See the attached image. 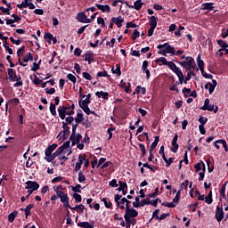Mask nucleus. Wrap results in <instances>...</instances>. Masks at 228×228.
<instances>
[{
  "label": "nucleus",
  "mask_w": 228,
  "mask_h": 228,
  "mask_svg": "<svg viewBox=\"0 0 228 228\" xmlns=\"http://www.w3.org/2000/svg\"><path fill=\"white\" fill-rule=\"evenodd\" d=\"M69 107H66V106H60L57 110L58 113H59V117L60 118H61V120H65V115L67 113V110H69Z\"/></svg>",
  "instance_id": "13"
},
{
  "label": "nucleus",
  "mask_w": 228,
  "mask_h": 228,
  "mask_svg": "<svg viewBox=\"0 0 228 228\" xmlns=\"http://www.w3.org/2000/svg\"><path fill=\"white\" fill-rule=\"evenodd\" d=\"M8 76H9V81L14 82L16 81L15 77H17V73H15V70L13 69L9 68L7 69Z\"/></svg>",
  "instance_id": "17"
},
{
  "label": "nucleus",
  "mask_w": 228,
  "mask_h": 228,
  "mask_svg": "<svg viewBox=\"0 0 228 228\" xmlns=\"http://www.w3.org/2000/svg\"><path fill=\"white\" fill-rule=\"evenodd\" d=\"M77 225L82 228H94V224H90L88 222H79Z\"/></svg>",
  "instance_id": "24"
},
{
  "label": "nucleus",
  "mask_w": 228,
  "mask_h": 228,
  "mask_svg": "<svg viewBox=\"0 0 228 228\" xmlns=\"http://www.w3.org/2000/svg\"><path fill=\"white\" fill-rule=\"evenodd\" d=\"M74 122V118L72 116H69L65 118V121L62 122V125L66 124V126H69V124H72Z\"/></svg>",
  "instance_id": "38"
},
{
  "label": "nucleus",
  "mask_w": 228,
  "mask_h": 228,
  "mask_svg": "<svg viewBox=\"0 0 228 228\" xmlns=\"http://www.w3.org/2000/svg\"><path fill=\"white\" fill-rule=\"evenodd\" d=\"M138 211L134 208H127L124 216L125 220L129 221V218H136Z\"/></svg>",
  "instance_id": "5"
},
{
  "label": "nucleus",
  "mask_w": 228,
  "mask_h": 228,
  "mask_svg": "<svg viewBox=\"0 0 228 228\" xmlns=\"http://www.w3.org/2000/svg\"><path fill=\"white\" fill-rule=\"evenodd\" d=\"M83 77L85 79H87V81H92V75H90V73H88V72H84Z\"/></svg>",
  "instance_id": "61"
},
{
  "label": "nucleus",
  "mask_w": 228,
  "mask_h": 228,
  "mask_svg": "<svg viewBox=\"0 0 228 228\" xmlns=\"http://www.w3.org/2000/svg\"><path fill=\"white\" fill-rule=\"evenodd\" d=\"M203 10H213V3L203 4Z\"/></svg>",
  "instance_id": "45"
},
{
  "label": "nucleus",
  "mask_w": 228,
  "mask_h": 228,
  "mask_svg": "<svg viewBox=\"0 0 228 228\" xmlns=\"http://www.w3.org/2000/svg\"><path fill=\"white\" fill-rule=\"evenodd\" d=\"M17 215H19V212L16 210H14L11 214H9V216H8L9 222H11V223L15 222V217L17 216Z\"/></svg>",
  "instance_id": "27"
},
{
  "label": "nucleus",
  "mask_w": 228,
  "mask_h": 228,
  "mask_svg": "<svg viewBox=\"0 0 228 228\" xmlns=\"http://www.w3.org/2000/svg\"><path fill=\"white\" fill-rule=\"evenodd\" d=\"M90 102L91 101L86 98L85 100L78 102V104L83 111H85L86 113H90V108L88 107V104H90Z\"/></svg>",
  "instance_id": "7"
},
{
  "label": "nucleus",
  "mask_w": 228,
  "mask_h": 228,
  "mask_svg": "<svg viewBox=\"0 0 228 228\" xmlns=\"http://www.w3.org/2000/svg\"><path fill=\"white\" fill-rule=\"evenodd\" d=\"M114 200L119 209L127 210V208H131V201L126 198H122V195L116 194L114 197Z\"/></svg>",
  "instance_id": "1"
},
{
  "label": "nucleus",
  "mask_w": 228,
  "mask_h": 228,
  "mask_svg": "<svg viewBox=\"0 0 228 228\" xmlns=\"http://www.w3.org/2000/svg\"><path fill=\"white\" fill-rule=\"evenodd\" d=\"M95 95L99 98V99H101V97H102V99H106V100H108V97H109V94L108 93H104V92H102V91H100V92H96L95 93Z\"/></svg>",
  "instance_id": "28"
},
{
  "label": "nucleus",
  "mask_w": 228,
  "mask_h": 228,
  "mask_svg": "<svg viewBox=\"0 0 228 228\" xmlns=\"http://www.w3.org/2000/svg\"><path fill=\"white\" fill-rule=\"evenodd\" d=\"M217 44H218V45H220V47H222L221 51H225V49H227V47H228V44L225 43V41H224L222 39L217 40Z\"/></svg>",
  "instance_id": "29"
},
{
  "label": "nucleus",
  "mask_w": 228,
  "mask_h": 228,
  "mask_svg": "<svg viewBox=\"0 0 228 228\" xmlns=\"http://www.w3.org/2000/svg\"><path fill=\"white\" fill-rule=\"evenodd\" d=\"M63 148H61V147H59L58 149H57V151L53 153V155L55 156V158H58V156H60V154H61L62 152H63Z\"/></svg>",
  "instance_id": "59"
},
{
  "label": "nucleus",
  "mask_w": 228,
  "mask_h": 228,
  "mask_svg": "<svg viewBox=\"0 0 228 228\" xmlns=\"http://www.w3.org/2000/svg\"><path fill=\"white\" fill-rule=\"evenodd\" d=\"M97 77H108V71H100L97 73Z\"/></svg>",
  "instance_id": "52"
},
{
  "label": "nucleus",
  "mask_w": 228,
  "mask_h": 228,
  "mask_svg": "<svg viewBox=\"0 0 228 228\" xmlns=\"http://www.w3.org/2000/svg\"><path fill=\"white\" fill-rule=\"evenodd\" d=\"M81 138H83L81 134H71L69 137V142H71L72 147H74V145H79V142H81Z\"/></svg>",
  "instance_id": "8"
},
{
  "label": "nucleus",
  "mask_w": 228,
  "mask_h": 228,
  "mask_svg": "<svg viewBox=\"0 0 228 228\" xmlns=\"http://www.w3.org/2000/svg\"><path fill=\"white\" fill-rule=\"evenodd\" d=\"M162 206H165V208H175V204H174V202H164L162 203Z\"/></svg>",
  "instance_id": "60"
},
{
  "label": "nucleus",
  "mask_w": 228,
  "mask_h": 228,
  "mask_svg": "<svg viewBox=\"0 0 228 228\" xmlns=\"http://www.w3.org/2000/svg\"><path fill=\"white\" fill-rule=\"evenodd\" d=\"M62 128L63 130L60 132L57 138H60V140L63 142L64 140H67V138H69V135L70 134V127H69V125H66L64 123V125H62Z\"/></svg>",
  "instance_id": "4"
},
{
  "label": "nucleus",
  "mask_w": 228,
  "mask_h": 228,
  "mask_svg": "<svg viewBox=\"0 0 228 228\" xmlns=\"http://www.w3.org/2000/svg\"><path fill=\"white\" fill-rule=\"evenodd\" d=\"M200 126H204L205 124L208 123V118L200 116L199 118Z\"/></svg>",
  "instance_id": "49"
},
{
  "label": "nucleus",
  "mask_w": 228,
  "mask_h": 228,
  "mask_svg": "<svg viewBox=\"0 0 228 228\" xmlns=\"http://www.w3.org/2000/svg\"><path fill=\"white\" fill-rule=\"evenodd\" d=\"M17 8H20V10H22V8H28V2L23 1L21 4H18Z\"/></svg>",
  "instance_id": "56"
},
{
  "label": "nucleus",
  "mask_w": 228,
  "mask_h": 228,
  "mask_svg": "<svg viewBox=\"0 0 228 228\" xmlns=\"http://www.w3.org/2000/svg\"><path fill=\"white\" fill-rule=\"evenodd\" d=\"M142 6H143V3H142V0H136L134 3V5L130 6V8H134V10H136L137 12H140Z\"/></svg>",
  "instance_id": "21"
},
{
  "label": "nucleus",
  "mask_w": 228,
  "mask_h": 228,
  "mask_svg": "<svg viewBox=\"0 0 228 228\" xmlns=\"http://www.w3.org/2000/svg\"><path fill=\"white\" fill-rule=\"evenodd\" d=\"M53 34L51 33H45L44 36V38L46 42H48V44H51L52 40H53Z\"/></svg>",
  "instance_id": "37"
},
{
  "label": "nucleus",
  "mask_w": 228,
  "mask_h": 228,
  "mask_svg": "<svg viewBox=\"0 0 228 228\" xmlns=\"http://www.w3.org/2000/svg\"><path fill=\"white\" fill-rule=\"evenodd\" d=\"M111 21L118 26V28H122V23L124 22V17L118 16L117 18L112 17Z\"/></svg>",
  "instance_id": "16"
},
{
  "label": "nucleus",
  "mask_w": 228,
  "mask_h": 228,
  "mask_svg": "<svg viewBox=\"0 0 228 228\" xmlns=\"http://www.w3.org/2000/svg\"><path fill=\"white\" fill-rule=\"evenodd\" d=\"M208 92L211 94H213V92H215V88H216V85H218V83L216 82V79H213L212 83L208 82Z\"/></svg>",
  "instance_id": "18"
},
{
  "label": "nucleus",
  "mask_w": 228,
  "mask_h": 228,
  "mask_svg": "<svg viewBox=\"0 0 228 228\" xmlns=\"http://www.w3.org/2000/svg\"><path fill=\"white\" fill-rule=\"evenodd\" d=\"M167 216H170L169 213L162 214L160 215V216H157V220H165Z\"/></svg>",
  "instance_id": "58"
},
{
  "label": "nucleus",
  "mask_w": 228,
  "mask_h": 228,
  "mask_svg": "<svg viewBox=\"0 0 228 228\" xmlns=\"http://www.w3.org/2000/svg\"><path fill=\"white\" fill-rule=\"evenodd\" d=\"M72 191L75 193H81V184H77L76 186L72 187Z\"/></svg>",
  "instance_id": "50"
},
{
  "label": "nucleus",
  "mask_w": 228,
  "mask_h": 228,
  "mask_svg": "<svg viewBox=\"0 0 228 228\" xmlns=\"http://www.w3.org/2000/svg\"><path fill=\"white\" fill-rule=\"evenodd\" d=\"M86 155L85 154H80L78 156V161L76 162L75 168H74L75 172H79V170H81V165H83L84 161H86Z\"/></svg>",
  "instance_id": "9"
},
{
  "label": "nucleus",
  "mask_w": 228,
  "mask_h": 228,
  "mask_svg": "<svg viewBox=\"0 0 228 228\" xmlns=\"http://www.w3.org/2000/svg\"><path fill=\"white\" fill-rule=\"evenodd\" d=\"M139 37H140V31H138V29L135 28L132 35V39L136 40Z\"/></svg>",
  "instance_id": "51"
},
{
  "label": "nucleus",
  "mask_w": 228,
  "mask_h": 228,
  "mask_svg": "<svg viewBox=\"0 0 228 228\" xmlns=\"http://www.w3.org/2000/svg\"><path fill=\"white\" fill-rule=\"evenodd\" d=\"M139 149L142 152V156H145V154H146L145 145L143 143H139Z\"/></svg>",
  "instance_id": "57"
},
{
  "label": "nucleus",
  "mask_w": 228,
  "mask_h": 228,
  "mask_svg": "<svg viewBox=\"0 0 228 228\" xmlns=\"http://www.w3.org/2000/svg\"><path fill=\"white\" fill-rule=\"evenodd\" d=\"M26 184V190H33L34 191H37V190L40 188V184H38L37 182L28 181Z\"/></svg>",
  "instance_id": "10"
},
{
  "label": "nucleus",
  "mask_w": 228,
  "mask_h": 228,
  "mask_svg": "<svg viewBox=\"0 0 228 228\" xmlns=\"http://www.w3.org/2000/svg\"><path fill=\"white\" fill-rule=\"evenodd\" d=\"M149 204H151V200L149 198L142 200L140 203L133 202L134 208H143V206H149Z\"/></svg>",
  "instance_id": "14"
},
{
  "label": "nucleus",
  "mask_w": 228,
  "mask_h": 228,
  "mask_svg": "<svg viewBox=\"0 0 228 228\" xmlns=\"http://www.w3.org/2000/svg\"><path fill=\"white\" fill-rule=\"evenodd\" d=\"M50 112L53 117H56V105L53 102L50 104Z\"/></svg>",
  "instance_id": "39"
},
{
  "label": "nucleus",
  "mask_w": 228,
  "mask_h": 228,
  "mask_svg": "<svg viewBox=\"0 0 228 228\" xmlns=\"http://www.w3.org/2000/svg\"><path fill=\"white\" fill-rule=\"evenodd\" d=\"M177 140H179V135L175 134L172 141V147L170 148V151L172 152H177V150L179 149V144H177Z\"/></svg>",
  "instance_id": "11"
},
{
  "label": "nucleus",
  "mask_w": 228,
  "mask_h": 228,
  "mask_svg": "<svg viewBox=\"0 0 228 228\" xmlns=\"http://www.w3.org/2000/svg\"><path fill=\"white\" fill-rule=\"evenodd\" d=\"M85 61H88L89 65L94 61V53L92 52L86 53L85 55Z\"/></svg>",
  "instance_id": "22"
},
{
  "label": "nucleus",
  "mask_w": 228,
  "mask_h": 228,
  "mask_svg": "<svg viewBox=\"0 0 228 228\" xmlns=\"http://www.w3.org/2000/svg\"><path fill=\"white\" fill-rule=\"evenodd\" d=\"M193 74V72L190 70L187 71V76L185 77V80H184V84L187 85L188 84V81H190V79H191V75Z\"/></svg>",
  "instance_id": "48"
},
{
  "label": "nucleus",
  "mask_w": 228,
  "mask_h": 228,
  "mask_svg": "<svg viewBox=\"0 0 228 228\" xmlns=\"http://www.w3.org/2000/svg\"><path fill=\"white\" fill-rule=\"evenodd\" d=\"M86 142H90V137H88V134H86V136L82 140L81 143H78L77 145V149H79V151H83L85 149V143H86Z\"/></svg>",
  "instance_id": "19"
},
{
  "label": "nucleus",
  "mask_w": 228,
  "mask_h": 228,
  "mask_svg": "<svg viewBox=\"0 0 228 228\" xmlns=\"http://www.w3.org/2000/svg\"><path fill=\"white\" fill-rule=\"evenodd\" d=\"M85 120V118L83 117V113H77V117L75 118L76 124H81Z\"/></svg>",
  "instance_id": "31"
},
{
  "label": "nucleus",
  "mask_w": 228,
  "mask_h": 228,
  "mask_svg": "<svg viewBox=\"0 0 228 228\" xmlns=\"http://www.w3.org/2000/svg\"><path fill=\"white\" fill-rule=\"evenodd\" d=\"M85 181H86V177L85 176V175L83 174V171H80L78 173V182L79 183H85Z\"/></svg>",
  "instance_id": "42"
},
{
  "label": "nucleus",
  "mask_w": 228,
  "mask_h": 228,
  "mask_svg": "<svg viewBox=\"0 0 228 228\" xmlns=\"http://www.w3.org/2000/svg\"><path fill=\"white\" fill-rule=\"evenodd\" d=\"M58 147V144L54 143L52 145H49L45 151V156H49L50 154H53V151H55V149Z\"/></svg>",
  "instance_id": "20"
},
{
  "label": "nucleus",
  "mask_w": 228,
  "mask_h": 228,
  "mask_svg": "<svg viewBox=\"0 0 228 228\" xmlns=\"http://www.w3.org/2000/svg\"><path fill=\"white\" fill-rule=\"evenodd\" d=\"M173 72L177 76V77H181L182 76H184L181 69L178 67Z\"/></svg>",
  "instance_id": "46"
},
{
  "label": "nucleus",
  "mask_w": 228,
  "mask_h": 228,
  "mask_svg": "<svg viewBox=\"0 0 228 228\" xmlns=\"http://www.w3.org/2000/svg\"><path fill=\"white\" fill-rule=\"evenodd\" d=\"M77 20L78 22H82L83 24H90V22H92V20L88 19L85 12H78L77 15Z\"/></svg>",
  "instance_id": "6"
},
{
  "label": "nucleus",
  "mask_w": 228,
  "mask_h": 228,
  "mask_svg": "<svg viewBox=\"0 0 228 228\" xmlns=\"http://www.w3.org/2000/svg\"><path fill=\"white\" fill-rule=\"evenodd\" d=\"M149 25L151 28H156L158 26V18L156 16L150 17Z\"/></svg>",
  "instance_id": "25"
},
{
  "label": "nucleus",
  "mask_w": 228,
  "mask_h": 228,
  "mask_svg": "<svg viewBox=\"0 0 228 228\" xmlns=\"http://www.w3.org/2000/svg\"><path fill=\"white\" fill-rule=\"evenodd\" d=\"M97 22L98 24L102 25V28H104V26H106V22H104V19L102 17H99L97 19Z\"/></svg>",
  "instance_id": "63"
},
{
  "label": "nucleus",
  "mask_w": 228,
  "mask_h": 228,
  "mask_svg": "<svg viewBox=\"0 0 228 228\" xmlns=\"http://www.w3.org/2000/svg\"><path fill=\"white\" fill-rule=\"evenodd\" d=\"M216 219L217 222H222V220H224V209L220 207H216Z\"/></svg>",
  "instance_id": "15"
},
{
  "label": "nucleus",
  "mask_w": 228,
  "mask_h": 228,
  "mask_svg": "<svg viewBox=\"0 0 228 228\" xmlns=\"http://www.w3.org/2000/svg\"><path fill=\"white\" fill-rule=\"evenodd\" d=\"M155 61L157 63H159V61H161V63H163V65L168 64V61H167V58H165V57H160V58L157 59Z\"/></svg>",
  "instance_id": "47"
},
{
  "label": "nucleus",
  "mask_w": 228,
  "mask_h": 228,
  "mask_svg": "<svg viewBox=\"0 0 228 228\" xmlns=\"http://www.w3.org/2000/svg\"><path fill=\"white\" fill-rule=\"evenodd\" d=\"M95 6L102 13H110V12H111V7H110V5H108V4L102 5L100 4H95Z\"/></svg>",
  "instance_id": "12"
},
{
  "label": "nucleus",
  "mask_w": 228,
  "mask_h": 228,
  "mask_svg": "<svg viewBox=\"0 0 228 228\" xmlns=\"http://www.w3.org/2000/svg\"><path fill=\"white\" fill-rule=\"evenodd\" d=\"M73 198L75 199V202H77V204L82 200V198L78 193H74Z\"/></svg>",
  "instance_id": "53"
},
{
  "label": "nucleus",
  "mask_w": 228,
  "mask_h": 228,
  "mask_svg": "<svg viewBox=\"0 0 228 228\" xmlns=\"http://www.w3.org/2000/svg\"><path fill=\"white\" fill-rule=\"evenodd\" d=\"M46 157L45 158V160L48 161V163H51V161H53L56 156L54 155V153H51L50 155H45Z\"/></svg>",
  "instance_id": "44"
},
{
  "label": "nucleus",
  "mask_w": 228,
  "mask_h": 228,
  "mask_svg": "<svg viewBox=\"0 0 228 228\" xmlns=\"http://www.w3.org/2000/svg\"><path fill=\"white\" fill-rule=\"evenodd\" d=\"M119 187L118 188V191H124L127 188V183L126 182H118Z\"/></svg>",
  "instance_id": "36"
},
{
  "label": "nucleus",
  "mask_w": 228,
  "mask_h": 228,
  "mask_svg": "<svg viewBox=\"0 0 228 228\" xmlns=\"http://www.w3.org/2000/svg\"><path fill=\"white\" fill-rule=\"evenodd\" d=\"M69 201V196L67 194H64L63 196L61 197V202L65 203Z\"/></svg>",
  "instance_id": "64"
},
{
  "label": "nucleus",
  "mask_w": 228,
  "mask_h": 228,
  "mask_svg": "<svg viewBox=\"0 0 228 228\" xmlns=\"http://www.w3.org/2000/svg\"><path fill=\"white\" fill-rule=\"evenodd\" d=\"M165 53H167V54H175V49L172 46H170L169 45H166V51Z\"/></svg>",
  "instance_id": "30"
},
{
  "label": "nucleus",
  "mask_w": 228,
  "mask_h": 228,
  "mask_svg": "<svg viewBox=\"0 0 228 228\" xmlns=\"http://www.w3.org/2000/svg\"><path fill=\"white\" fill-rule=\"evenodd\" d=\"M24 63L28 61H33V54L31 53H27L23 58Z\"/></svg>",
  "instance_id": "33"
},
{
  "label": "nucleus",
  "mask_w": 228,
  "mask_h": 228,
  "mask_svg": "<svg viewBox=\"0 0 228 228\" xmlns=\"http://www.w3.org/2000/svg\"><path fill=\"white\" fill-rule=\"evenodd\" d=\"M70 209L72 211H77V213H83L85 211V205H83V204L77 205L74 208H70Z\"/></svg>",
  "instance_id": "26"
},
{
  "label": "nucleus",
  "mask_w": 228,
  "mask_h": 228,
  "mask_svg": "<svg viewBox=\"0 0 228 228\" xmlns=\"http://www.w3.org/2000/svg\"><path fill=\"white\" fill-rule=\"evenodd\" d=\"M176 63L181 65L183 69H185L186 72H188V70H190L191 69H195V60L193 59V57H186L185 61H176Z\"/></svg>",
  "instance_id": "2"
},
{
  "label": "nucleus",
  "mask_w": 228,
  "mask_h": 228,
  "mask_svg": "<svg viewBox=\"0 0 228 228\" xmlns=\"http://www.w3.org/2000/svg\"><path fill=\"white\" fill-rule=\"evenodd\" d=\"M158 143H159V136H155L154 142L151 143L149 152H152L158 147Z\"/></svg>",
  "instance_id": "23"
},
{
  "label": "nucleus",
  "mask_w": 228,
  "mask_h": 228,
  "mask_svg": "<svg viewBox=\"0 0 228 228\" xmlns=\"http://www.w3.org/2000/svg\"><path fill=\"white\" fill-rule=\"evenodd\" d=\"M167 67H168L170 69V70H172V72H174L175 70V69L177 68L175 63H174L173 61H168L167 64Z\"/></svg>",
  "instance_id": "41"
},
{
  "label": "nucleus",
  "mask_w": 228,
  "mask_h": 228,
  "mask_svg": "<svg viewBox=\"0 0 228 228\" xmlns=\"http://www.w3.org/2000/svg\"><path fill=\"white\" fill-rule=\"evenodd\" d=\"M112 74H116L117 76H120L122 71L120 70V64L116 65V69L112 68Z\"/></svg>",
  "instance_id": "32"
},
{
  "label": "nucleus",
  "mask_w": 228,
  "mask_h": 228,
  "mask_svg": "<svg viewBox=\"0 0 228 228\" xmlns=\"http://www.w3.org/2000/svg\"><path fill=\"white\" fill-rule=\"evenodd\" d=\"M198 67L200 70L204 73V61H199Z\"/></svg>",
  "instance_id": "62"
},
{
  "label": "nucleus",
  "mask_w": 228,
  "mask_h": 228,
  "mask_svg": "<svg viewBox=\"0 0 228 228\" xmlns=\"http://www.w3.org/2000/svg\"><path fill=\"white\" fill-rule=\"evenodd\" d=\"M219 143H221V145H223L225 152L228 151V148H227V142L225 140H218Z\"/></svg>",
  "instance_id": "54"
},
{
  "label": "nucleus",
  "mask_w": 228,
  "mask_h": 228,
  "mask_svg": "<svg viewBox=\"0 0 228 228\" xmlns=\"http://www.w3.org/2000/svg\"><path fill=\"white\" fill-rule=\"evenodd\" d=\"M188 184L189 182L188 180H185L182 184H181V191H183V190H188Z\"/></svg>",
  "instance_id": "55"
},
{
  "label": "nucleus",
  "mask_w": 228,
  "mask_h": 228,
  "mask_svg": "<svg viewBox=\"0 0 228 228\" xmlns=\"http://www.w3.org/2000/svg\"><path fill=\"white\" fill-rule=\"evenodd\" d=\"M210 101L207 98L204 102V105L200 108L203 111H214L215 113H218V106H215L209 104Z\"/></svg>",
  "instance_id": "3"
},
{
  "label": "nucleus",
  "mask_w": 228,
  "mask_h": 228,
  "mask_svg": "<svg viewBox=\"0 0 228 228\" xmlns=\"http://www.w3.org/2000/svg\"><path fill=\"white\" fill-rule=\"evenodd\" d=\"M102 202H103L105 208H107L108 209H110V208H111V206H112L111 201H110V200L108 201V199H106V198H103L102 200Z\"/></svg>",
  "instance_id": "40"
},
{
  "label": "nucleus",
  "mask_w": 228,
  "mask_h": 228,
  "mask_svg": "<svg viewBox=\"0 0 228 228\" xmlns=\"http://www.w3.org/2000/svg\"><path fill=\"white\" fill-rule=\"evenodd\" d=\"M225 188H227V183H224L222 187H221V190H220V195L223 197V199H226V196H225Z\"/></svg>",
  "instance_id": "34"
},
{
  "label": "nucleus",
  "mask_w": 228,
  "mask_h": 228,
  "mask_svg": "<svg viewBox=\"0 0 228 228\" xmlns=\"http://www.w3.org/2000/svg\"><path fill=\"white\" fill-rule=\"evenodd\" d=\"M180 199H181V190H179V191L176 192V195H175V197L173 199V201H172V202H174V204H175V206H177V203L179 202Z\"/></svg>",
  "instance_id": "35"
},
{
  "label": "nucleus",
  "mask_w": 228,
  "mask_h": 228,
  "mask_svg": "<svg viewBox=\"0 0 228 228\" xmlns=\"http://www.w3.org/2000/svg\"><path fill=\"white\" fill-rule=\"evenodd\" d=\"M67 77L69 81H71V83H73L74 85H76L77 79L76 78V76L72 75V74H68Z\"/></svg>",
  "instance_id": "43"
}]
</instances>
